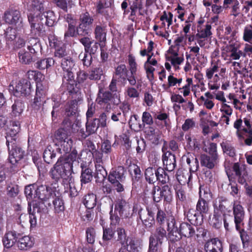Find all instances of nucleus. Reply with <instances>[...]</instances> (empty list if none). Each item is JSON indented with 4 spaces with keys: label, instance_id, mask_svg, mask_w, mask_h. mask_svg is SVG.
<instances>
[{
    "label": "nucleus",
    "instance_id": "56",
    "mask_svg": "<svg viewBox=\"0 0 252 252\" xmlns=\"http://www.w3.org/2000/svg\"><path fill=\"white\" fill-rule=\"evenodd\" d=\"M63 83L66 82L74 83V76L72 70H63Z\"/></svg>",
    "mask_w": 252,
    "mask_h": 252
},
{
    "label": "nucleus",
    "instance_id": "46",
    "mask_svg": "<svg viewBox=\"0 0 252 252\" xmlns=\"http://www.w3.org/2000/svg\"><path fill=\"white\" fill-rule=\"evenodd\" d=\"M51 146H48L46 148L43 153V158L44 161L49 164L53 161V159L56 157V153L52 150Z\"/></svg>",
    "mask_w": 252,
    "mask_h": 252
},
{
    "label": "nucleus",
    "instance_id": "59",
    "mask_svg": "<svg viewBox=\"0 0 252 252\" xmlns=\"http://www.w3.org/2000/svg\"><path fill=\"white\" fill-rule=\"evenodd\" d=\"M91 29H89L80 23L76 27L77 34L79 36H86L91 32Z\"/></svg>",
    "mask_w": 252,
    "mask_h": 252
},
{
    "label": "nucleus",
    "instance_id": "37",
    "mask_svg": "<svg viewBox=\"0 0 252 252\" xmlns=\"http://www.w3.org/2000/svg\"><path fill=\"white\" fill-rule=\"evenodd\" d=\"M128 246L129 252H141L142 245L138 240L134 238L130 239L128 243L126 244Z\"/></svg>",
    "mask_w": 252,
    "mask_h": 252
},
{
    "label": "nucleus",
    "instance_id": "51",
    "mask_svg": "<svg viewBox=\"0 0 252 252\" xmlns=\"http://www.w3.org/2000/svg\"><path fill=\"white\" fill-rule=\"evenodd\" d=\"M237 230L239 231L243 248H248L251 244V240L247 231H245L244 229H241V227L240 228V230Z\"/></svg>",
    "mask_w": 252,
    "mask_h": 252
},
{
    "label": "nucleus",
    "instance_id": "36",
    "mask_svg": "<svg viewBox=\"0 0 252 252\" xmlns=\"http://www.w3.org/2000/svg\"><path fill=\"white\" fill-rule=\"evenodd\" d=\"M79 20L80 24L89 28V29H91V27L94 21L93 17L91 16L88 12H86L81 14Z\"/></svg>",
    "mask_w": 252,
    "mask_h": 252
},
{
    "label": "nucleus",
    "instance_id": "26",
    "mask_svg": "<svg viewBox=\"0 0 252 252\" xmlns=\"http://www.w3.org/2000/svg\"><path fill=\"white\" fill-rule=\"evenodd\" d=\"M2 242L4 247H12L16 242V232L13 231L6 233L2 239Z\"/></svg>",
    "mask_w": 252,
    "mask_h": 252
},
{
    "label": "nucleus",
    "instance_id": "21",
    "mask_svg": "<svg viewBox=\"0 0 252 252\" xmlns=\"http://www.w3.org/2000/svg\"><path fill=\"white\" fill-rule=\"evenodd\" d=\"M105 66L98 64L97 66L93 67L89 72V79L91 80L98 81L104 73Z\"/></svg>",
    "mask_w": 252,
    "mask_h": 252
},
{
    "label": "nucleus",
    "instance_id": "39",
    "mask_svg": "<svg viewBox=\"0 0 252 252\" xmlns=\"http://www.w3.org/2000/svg\"><path fill=\"white\" fill-rule=\"evenodd\" d=\"M211 26L210 24H207L204 29H201V28L197 29V33L194 36L195 39L205 38L209 37L211 34Z\"/></svg>",
    "mask_w": 252,
    "mask_h": 252
},
{
    "label": "nucleus",
    "instance_id": "9",
    "mask_svg": "<svg viewBox=\"0 0 252 252\" xmlns=\"http://www.w3.org/2000/svg\"><path fill=\"white\" fill-rule=\"evenodd\" d=\"M145 138L152 144L158 145L160 143L161 132L153 126H148L144 129Z\"/></svg>",
    "mask_w": 252,
    "mask_h": 252
},
{
    "label": "nucleus",
    "instance_id": "35",
    "mask_svg": "<svg viewBox=\"0 0 252 252\" xmlns=\"http://www.w3.org/2000/svg\"><path fill=\"white\" fill-rule=\"evenodd\" d=\"M96 197L93 193H89L85 195L83 200V203L88 209H93L96 205Z\"/></svg>",
    "mask_w": 252,
    "mask_h": 252
},
{
    "label": "nucleus",
    "instance_id": "8",
    "mask_svg": "<svg viewBox=\"0 0 252 252\" xmlns=\"http://www.w3.org/2000/svg\"><path fill=\"white\" fill-rule=\"evenodd\" d=\"M63 125V127L58 129L55 133V138L59 143L67 140L69 138L68 133L74 132L72 130L74 125L69 119H65Z\"/></svg>",
    "mask_w": 252,
    "mask_h": 252
},
{
    "label": "nucleus",
    "instance_id": "2",
    "mask_svg": "<svg viewBox=\"0 0 252 252\" xmlns=\"http://www.w3.org/2000/svg\"><path fill=\"white\" fill-rule=\"evenodd\" d=\"M236 135L239 139L244 140L245 144L252 145V121L248 117L237 119L233 124Z\"/></svg>",
    "mask_w": 252,
    "mask_h": 252
},
{
    "label": "nucleus",
    "instance_id": "64",
    "mask_svg": "<svg viewBox=\"0 0 252 252\" xmlns=\"http://www.w3.org/2000/svg\"><path fill=\"white\" fill-rule=\"evenodd\" d=\"M17 223L22 228H25L28 225V215L21 213L19 217L18 220H17Z\"/></svg>",
    "mask_w": 252,
    "mask_h": 252
},
{
    "label": "nucleus",
    "instance_id": "48",
    "mask_svg": "<svg viewBox=\"0 0 252 252\" xmlns=\"http://www.w3.org/2000/svg\"><path fill=\"white\" fill-rule=\"evenodd\" d=\"M18 54L19 61L23 64H29L32 61V57L29 52L22 50L19 52Z\"/></svg>",
    "mask_w": 252,
    "mask_h": 252
},
{
    "label": "nucleus",
    "instance_id": "60",
    "mask_svg": "<svg viewBox=\"0 0 252 252\" xmlns=\"http://www.w3.org/2000/svg\"><path fill=\"white\" fill-rule=\"evenodd\" d=\"M216 161L213 160L212 157L210 158L207 156H203L202 157L201 163L206 167L211 169L214 167Z\"/></svg>",
    "mask_w": 252,
    "mask_h": 252
},
{
    "label": "nucleus",
    "instance_id": "27",
    "mask_svg": "<svg viewBox=\"0 0 252 252\" xmlns=\"http://www.w3.org/2000/svg\"><path fill=\"white\" fill-rule=\"evenodd\" d=\"M16 8L10 7L4 14L3 18L6 23L10 25H16Z\"/></svg>",
    "mask_w": 252,
    "mask_h": 252
},
{
    "label": "nucleus",
    "instance_id": "38",
    "mask_svg": "<svg viewBox=\"0 0 252 252\" xmlns=\"http://www.w3.org/2000/svg\"><path fill=\"white\" fill-rule=\"evenodd\" d=\"M186 161L189 165L190 173L197 171V169L199 167V162L196 158L191 155H189L187 158Z\"/></svg>",
    "mask_w": 252,
    "mask_h": 252
},
{
    "label": "nucleus",
    "instance_id": "57",
    "mask_svg": "<svg viewBox=\"0 0 252 252\" xmlns=\"http://www.w3.org/2000/svg\"><path fill=\"white\" fill-rule=\"evenodd\" d=\"M77 35V31L75 23H69L67 30L64 33V38L66 39L67 37H76Z\"/></svg>",
    "mask_w": 252,
    "mask_h": 252
},
{
    "label": "nucleus",
    "instance_id": "5",
    "mask_svg": "<svg viewBox=\"0 0 252 252\" xmlns=\"http://www.w3.org/2000/svg\"><path fill=\"white\" fill-rule=\"evenodd\" d=\"M56 197V187L53 188L46 186L41 185L35 190L34 198L42 201H48L49 206H51L50 200Z\"/></svg>",
    "mask_w": 252,
    "mask_h": 252
},
{
    "label": "nucleus",
    "instance_id": "53",
    "mask_svg": "<svg viewBox=\"0 0 252 252\" xmlns=\"http://www.w3.org/2000/svg\"><path fill=\"white\" fill-rule=\"evenodd\" d=\"M60 144L61 148L59 149L60 151L62 150L65 154H68L71 151L72 148L73 140L71 138H69L62 142Z\"/></svg>",
    "mask_w": 252,
    "mask_h": 252
},
{
    "label": "nucleus",
    "instance_id": "45",
    "mask_svg": "<svg viewBox=\"0 0 252 252\" xmlns=\"http://www.w3.org/2000/svg\"><path fill=\"white\" fill-rule=\"evenodd\" d=\"M105 46V44H103L101 42H99L97 41H94L93 44L90 45L89 47L85 51L86 53H89V54L91 56L95 55L98 51L99 47L100 48V50L101 48H103Z\"/></svg>",
    "mask_w": 252,
    "mask_h": 252
},
{
    "label": "nucleus",
    "instance_id": "17",
    "mask_svg": "<svg viewBox=\"0 0 252 252\" xmlns=\"http://www.w3.org/2000/svg\"><path fill=\"white\" fill-rule=\"evenodd\" d=\"M94 34L96 41L106 44L107 29L105 26L101 24L95 25Z\"/></svg>",
    "mask_w": 252,
    "mask_h": 252
},
{
    "label": "nucleus",
    "instance_id": "58",
    "mask_svg": "<svg viewBox=\"0 0 252 252\" xmlns=\"http://www.w3.org/2000/svg\"><path fill=\"white\" fill-rule=\"evenodd\" d=\"M142 124L144 125V128L146 127L145 125L152 126L154 124V120L152 116L148 112H144L142 117Z\"/></svg>",
    "mask_w": 252,
    "mask_h": 252
},
{
    "label": "nucleus",
    "instance_id": "47",
    "mask_svg": "<svg viewBox=\"0 0 252 252\" xmlns=\"http://www.w3.org/2000/svg\"><path fill=\"white\" fill-rule=\"evenodd\" d=\"M199 194V198H204L206 200H210L212 198V193L207 186H200Z\"/></svg>",
    "mask_w": 252,
    "mask_h": 252
},
{
    "label": "nucleus",
    "instance_id": "4",
    "mask_svg": "<svg viewBox=\"0 0 252 252\" xmlns=\"http://www.w3.org/2000/svg\"><path fill=\"white\" fill-rule=\"evenodd\" d=\"M167 232L162 226L157 227L149 238V250L148 252H158L162 244L163 240L166 238Z\"/></svg>",
    "mask_w": 252,
    "mask_h": 252
},
{
    "label": "nucleus",
    "instance_id": "34",
    "mask_svg": "<svg viewBox=\"0 0 252 252\" xmlns=\"http://www.w3.org/2000/svg\"><path fill=\"white\" fill-rule=\"evenodd\" d=\"M51 206H53L54 208L55 213H59L63 212L64 209V204L63 200L59 196H57L52 198L50 200Z\"/></svg>",
    "mask_w": 252,
    "mask_h": 252
},
{
    "label": "nucleus",
    "instance_id": "19",
    "mask_svg": "<svg viewBox=\"0 0 252 252\" xmlns=\"http://www.w3.org/2000/svg\"><path fill=\"white\" fill-rule=\"evenodd\" d=\"M31 92L30 82L25 79L20 80L17 85V94H20L21 96L26 97L30 94Z\"/></svg>",
    "mask_w": 252,
    "mask_h": 252
},
{
    "label": "nucleus",
    "instance_id": "43",
    "mask_svg": "<svg viewBox=\"0 0 252 252\" xmlns=\"http://www.w3.org/2000/svg\"><path fill=\"white\" fill-rule=\"evenodd\" d=\"M30 42V45L28 46V49L31 53L35 54L41 51V44L37 38H32Z\"/></svg>",
    "mask_w": 252,
    "mask_h": 252
},
{
    "label": "nucleus",
    "instance_id": "54",
    "mask_svg": "<svg viewBox=\"0 0 252 252\" xmlns=\"http://www.w3.org/2000/svg\"><path fill=\"white\" fill-rule=\"evenodd\" d=\"M51 178L55 180V183L59 180L62 179V182L64 184H68L71 180L70 176L67 174H50Z\"/></svg>",
    "mask_w": 252,
    "mask_h": 252
},
{
    "label": "nucleus",
    "instance_id": "11",
    "mask_svg": "<svg viewBox=\"0 0 252 252\" xmlns=\"http://www.w3.org/2000/svg\"><path fill=\"white\" fill-rule=\"evenodd\" d=\"M163 153L162 161L165 170L168 172L172 171L176 166L175 156L169 151H166L164 147L162 148Z\"/></svg>",
    "mask_w": 252,
    "mask_h": 252
},
{
    "label": "nucleus",
    "instance_id": "63",
    "mask_svg": "<svg viewBox=\"0 0 252 252\" xmlns=\"http://www.w3.org/2000/svg\"><path fill=\"white\" fill-rule=\"evenodd\" d=\"M86 238L88 242L90 244H93L95 241V232L94 228L89 227L87 229Z\"/></svg>",
    "mask_w": 252,
    "mask_h": 252
},
{
    "label": "nucleus",
    "instance_id": "29",
    "mask_svg": "<svg viewBox=\"0 0 252 252\" xmlns=\"http://www.w3.org/2000/svg\"><path fill=\"white\" fill-rule=\"evenodd\" d=\"M223 152L228 156L232 158H235L236 156V151L232 144L228 141L222 142L220 144Z\"/></svg>",
    "mask_w": 252,
    "mask_h": 252
},
{
    "label": "nucleus",
    "instance_id": "28",
    "mask_svg": "<svg viewBox=\"0 0 252 252\" xmlns=\"http://www.w3.org/2000/svg\"><path fill=\"white\" fill-rule=\"evenodd\" d=\"M180 232L182 235L186 237H191L195 233L193 227L188 223L183 222L180 225Z\"/></svg>",
    "mask_w": 252,
    "mask_h": 252
},
{
    "label": "nucleus",
    "instance_id": "33",
    "mask_svg": "<svg viewBox=\"0 0 252 252\" xmlns=\"http://www.w3.org/2000/svg\"><path fill=\"white\" fill-rule=\"evenodd\" d=\"M116 232V241L121 245H126L128 242L129 237L127 236L125 229L118 227L117 228Z\"/></svg>",
    "mask_w": 252,
    "mask_h": 252
},
{
    "label": "nucleus",
    "instance_id": "32",
    "mask_svg": "<svg viewBox=\"0 0 252 252\" xmlns=\"http://www.w3.org/2000/svg\"><path fill=\"white\" fill-rule=\"evenodd\" d=\"M103 153L100 152L96 149H95L93 152H91L89 151H82L80 153L81 157H85V155L88 156V160L90 161L93 158H94L96 160L97 162H100L102 158Z\"/></svg>",
    "mask_w": 252,
    "mask_h": 252
},
{
    "label": "nucleus",
    "instance_id": "14",
    "mask_svg": "<svg viewBox=\"0 0 252 252\" xmlns=\"http://www.w3.org/2000/svg\"><path fill=\"white\" fill-rule=\"evenodd\" d=\"M153 199L155 202H158L160 201L162 197H164V199L169 202L172 199L170 190L168 187L164 186L162 189L158 188L156 190L153 191Z\"/></svg>",
    "mask_w": 252,
    "mask_h": 252
},
{
    "label": "nucleus",
    "instance_id": "30",
    "mask_svg": "<svg viewBox=\"0 0 252 252\" xmlns=\"http://www.w3.org/2000/svg\"><path fill=\"white\" fill-rule=\"evenodd\" d=\"M30 13H36L38 16L41 17L44 10L43 4L38 0L32 1L29 7Z\"/></svg>",
    "mask_w": 252,
    "mask_h": 252
},
{
    "label": "nucleus",
    "instance_id": "16",
    "mask_svg": "<svg viewBox=\"0 0 252 252\" xmlns=\"http://www.w3.org/2000/svg\"><path fill=\"white\" fill-rule=\"evenodd\" d=\"M169 220L171 222L168 223L167 226L168 237L171 241H176L181 238V234L176 225L175 219L171 217Z\"/></svg>",
    "mask_w": 252,
    "mask_h": 252
},
{
    "label": "nucleus",
    "instance_id": "10",
    "mask_svg": "<svg viewBox=\"0 0 252 252\" xmlns=\"http://www.w3.org/2000/svg\"><path fill=\"white\" fill-rule=\"evenodd\" d=\"M233 210L236 229V230H240L241 227L244 225V209L240 204L234 203Z\"/></svg>",
    "mask_w": 252,
    "mask_h": 252
},
{
    "label": "nucleus",
    "instance_id": "55",
    "mask_svg": "<svg viewBox=\"0 0 252 252\" xmlns=\"http://www.w3.org/2000/svg\"><path fill=\"white\" fill-rule=\"evenodd\" d=\"M243 38L244 41L252 44V25L245 27Z\"/></svg>",
    "mask_w": 252,
    "mask_h": 252
},
{
    "label": "nucleus",
    "instance_id": "24",
    "mask_svg": "<svg viewBox=\"0 0 252 252\" xmlns=\"http://www.w3.org/2000/svg\"><path fill=\"white\" fill-rule=\"evenodd\" d=\"M33 203V214L28 216V220H29L31 226H35L36 224V218L34 215V214L40 213L43 212L44 208L43 206H45L42 202H40L37 203Z\"/></svg>",
    "mask_w": 252,
    "mask_h": 252
},
{
    "label": "nucleus",
    "instance_id": "31",
    "mask_svg": "<svg viewBox=\"0 0 252 252\" xmlns=\"http://www.w3.org/2000/svg\"><path fill=\"white\" fill-rule=\"evenodd\" d=\"M128 124L130 128L135 131H139L144 129V125L140 123L139 120H138V117L136 115L131 116Z\"/></svg>",
    "mask_w": 252,
    "mask_h": 252
},
{
    "label": "nucleus",
    "instance_id": "25",
    "mask_svg": "<svg viewBox=\"0 0 252 252\" xmlns=\"http://www.w3.org/2000/svg\"><path fill=\"white\" fill-rule=\"evenodd\" d=\"M55 63L53 58H47L38 60L34 64L35 67L39 70L48 69Z\"/></svg>",
    "mask_w": 252,
    "mask_h": 252
},
{
    "label": "nucleus",
    "instance_id": "61",
    "mask_svg": "<svg viewBox=\"0 0 252 252\" xmlns=\"http://www.w3.org/2000/svg\"><path fill=\"white\" fill-rule=\"evenodd\" d=\"M45 102V100H44V98L39 97L35 96L31 105L32 109H33L35 111H37L39 110L43 103Z\"/></svg>",
    "mask_w": 252,
    "mask_h": 252
},
{
    "label": "nucleus",
    "instance_id": "1",
    "mask_svg": "<svg viewBox=\"0 0 252 252\" xmlns=\"http://www.w3.org/2000/svg\"><path fill=\"white\" fill-rule=\"evenodd\" d=\"M6 110V118L0 116V129L5 126L9 160L12 164H14L16 162V100L11 107H7Z\"/></svg>",
    "mask_w": 252,
    "mask_h": 252
},
{
    "label": "nucleus",
    "instance_id": "52",
    "mask_svg": "<svg viewBox=\"0 0 252 252\" xmlns=\"http://www.w3.org/2000/svg\"><path fill=\"white\" fill-rule=\"evenodd\" d=\"M79 59L81 60L84 66L89 67L91 65L92 63V56L86 53V51L84 52H81L79 55Z\"/></svg>",
    "mask_w": 252,
    "mask_h": 252
},
{
    "label": "nucleus",
    "instance_id": "50",
    "mask_svg": "<svg viewBox=\"0 0 252 252\" xmlns=\"http://www.w3.org/2000/svg\"><path fill=\"white\" fill-rule=\"evenodd\" d=\"M5 33L8 41H14L16 39V25L9 26L6 29Z\"/></svg>",
    "mask_w": 252,
    "mask_h": 252
},
{
    "label": "nucleus",
    "instance_id": "7",
    "mask_svg": "<svg viewBox=\"0 0 252 252\" xmlns=\"http://www.w3.org/2000/svg\"><path fill=\"white\" fill-rule=\"evenodd\" d=\"M41 17L38 16L36 13H30L28 15V20L31 24V33L35 35H43L45 31Z\"/></svg>",
    "mask_w": 252,
    "mask_h": 252
},
{
    "label": "nucleus",
    "instance_id": "18",
    "mask_svg": "<svg viewBox=\"0 0 252 252\" xmlns=\"http://www.w3.org/2000/svg\"><path fill=\"white\" fill-rule=\"evenodd\" d=\"M204 249L206 252H222L221 242L218 238L208 240L205 244Z\"/></svg>",
    "mask_w": 252,
    "mask_h": 252
},
{
    "label": "nucleus",
    "instance_id": "12",
    "mask_svg": "<svg viewBox=\"0 0 252 252\" xmlns=\"http://www.w3.org/2000/svg\"><path fill=\"white\" fill-rule=\"evenodd\" d=\"M240 44L237 41L229 42V44L226 46V51L230 52V58L232 60H239L241 56L245 58V54L240 50Z\"/></svg>",
    "mask_w": 252,
    "mask_h": 252
},
{
    "label": "nucleus",
    "instance_id": "20",
    "mask_svg": "<svg viewBox=\"0 0 252 252\" xmlns=\"http://www.w3.org/2000/svg\"><path fill=\"white\" fill-rule=\"evenodd\" d=\"M127 72L128 70L126 65L120 64L116 67L113 78L117 79L118 82L125 83L126 81Z\"/></svg>",
    "mask_w": 252,
    "mask_h": 252
},
{
    "label": "nucleus",
    "instance_id": "62",
    "mask_svg": "<svg viewBox=\"0 0 252 252\" xmlns=\"http://www.w3.org/2000/svg\"><path fill=\"white\" fill-rule=\"evenodd\" d=\"M176 178L181 185L189 184L192 178L191 174H176Z\"/></svg>",
    "mask_w": 252,
    "mask_h": 252
},
{
    "label": "nucleus",
    "instance_id": "13",
    "mask_svg": "<svg viewBox=\"0 0 252 252\" xmlns=\"http://www.w3.org/2000/svg\"><path fill=\"white\" fill-rule=\"evenodd\" d=\"M81 99H74L68 102L64 106V115L66 117H72L74 118L78 116V102Z\"/></svg>",
    "mask_w": 252,
    "mask_h": 252
},
{
    "label": "nucleus",
    "instance_id": "40",
    "mask_svg": "<svg viewBox=\"0 0 252 252\" xmlns=\"http://www.w3.org/2000/svg\"><path fill=\"white\" fill-rule=\"evenodd\" d=\"M204 198H199L196 205V210L203 216L209 210L208 201Z\"/></svg>",
    "mask_w": 252,
    "mask_h": 252
},
{
    "label": "nucleus",
    "instance_id": "41",
    "mask_svg": "<svg viewBox=\"0 0 252 252\" xmlns=\"http://www.w3.org/2000/svg\"><path fill=\"white\" fill-rule=\"evenodd\" d=\"M97 122L98 121L96 118H94L93 120H87L86 124V130H87L90 134H92L96 132L99 127Z\"/></svg>",
    "mask_w": 252,
    "mask_h": 252
},
{
    "label": "nucleus",
    "instance_id": "42",
    "mask_svg": "<svg viewBox=\"0 0 252 252\" xmlns=\"http://www.w3.org/2000/svg\"><path fill=\"white\" fill-rule=\"evenodd\" d=\"M114 231L110 228H103V243L102 245L106 249H108V244L106 241L110 240L114 236Z\"/></svg>",
    "mask_w": 252,
    "mask_h": 252
},
{
    "label": "nucleus",
    "instance_id": "15",
    "mask_svg": "<svg viewBox=\"0 0 252 252\" xmlns=\"http://www.w3.org/2000/svg\"><path fill=\"white\" fill-rule=\"evenodd\" d=\"M130 207L128 203L123 199H119L116 201L115 210L118 212L120 216L127 218L130 215Z\"/></svg>",
    "mask_w": 252,
    "mask_h": 252
},
{
    "label": "nucleus",
    "instance_id": "49",
    "mask_svg": "<svg viewBox=\"0 0 252 252\" xmlns=\"http://www.w3.org/2000/svg\"><path fill=\"white\" fill-rule=\"evenodd\" d=\"M44 15L46 18V25L48 27H52L56 22V18L55 14L52 11H48L46 13L43 12L41 17Z\"/></svg>",
    "mask_w": 252,
    "mask_h": 252
},
{
    "label": "nucleus",
    "instance_id": "23",
    "mask_svg": "<svg viewBox=\"0 0 252 252\" xmlns=\"http://www.w3.org/2000/svg\"><path fill=\"white\" fill-rule=\"evenodd\" d=\"M157 211L156 220L160 225L164 224L165 222L166 221L167 226H168V223L171 222V221L169 220V219L171 217L173 219H175L171 212H166V213H165L164 211L159 208L158 206Z\"/></svg>",
    "mask_w": 252,
    "mask_h": 252
},
{
    "label": "nucleus",
    "instance_id": "22",
    "mask_svg": "<svg viewBox=\"0 0 252 252\" xmlns=\"http://www.w3.org/2000/svg\"><path fill=\"white\" fill-rule=\"evenodd\" d=\"M17 246L21 250H27L32 248L34 244L33 240L29 236L18 237L17 236Z\"/></svg>",
    "mask_w": 252,
    "mask_h": 252
},
{
    "label": "nucleus",
    "instance_id": "6",
    "mask_svg": "<svg viewBox=\"0 0 252 252\" xmlns=\"http://www.w3.org/2000/svg\"><path fill=\"white\" fill-rule=\"evenodd\" d=\"M158 209V205L148 206L146 210H141L139 214L143 224L150 228L155 224V214Z\"/></svg>",
    "mask_w": 252,
    "mask_h": 252
},
{
    "label": "nucleus",
    "instance_id": "44",
    "mask_svg": "<svg viewBox=\"0 0 252 252\" xmlns=\"http://www.w3.org/2000/svg\"><path fill=\"white\" fill-rule=\"evenodd\" d=\"M74 65V62L70 56L66 57L62 59L61 67H62L63 70H67L68 69L72 70Z\"/></svg>",
    "mask_w": 252,
    "mask_h": 252
},
{
    "label": "nucleus",
    "instance_id": "3",
    "mask_svg": "<svg viewBox=\"0 0 252 252\" xmlns=\"http://www.w3.org/2000/svg\"><path fill=\"white\" fill-rule=\"evenodd\" d=\"M97 103L102 106L105 111L109 112L114 106L121 103L120 93H111L109 91L99 89L96 99Z\"/></svg>",
    "mask_w": 252,
    "mask_h": 252
}]
</instances>
